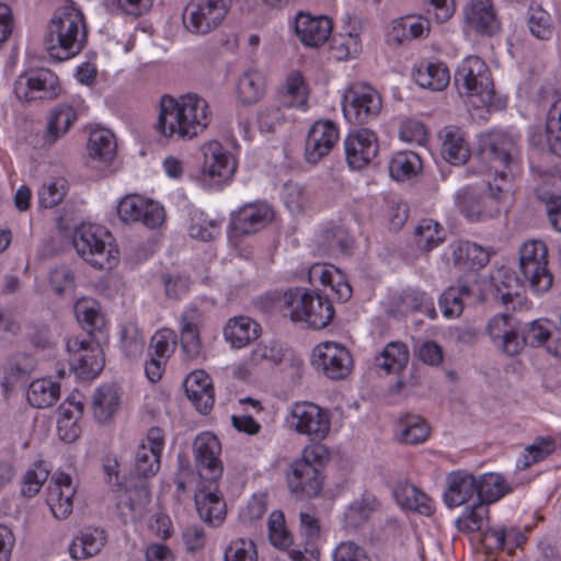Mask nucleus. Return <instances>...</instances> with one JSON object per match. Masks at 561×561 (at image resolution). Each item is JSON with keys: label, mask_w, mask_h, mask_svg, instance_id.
<instances>
[{"label": "nucleus", "mask_w": 561, "mask_h": 561, "mask_svg": "<svg viewBox=\"0 0 561 561\" xmlns=\"http://www.w3.org/2000/svg\"><path fill=\"white\" fill-rule=\"evenodd\" d=\"M209 122V106L205 99L193 93L179 99L163 95L156 127L164 137L192 139L203 133Z\"/></svg>", "instance_id": "obj_1"}, {"label": "nucleus", "mask_w": 561, "mask_h": 561, "mask_svg": "<svg viewBox=\"0 0 561 561\" xmlns=\"http://www.w3.org/2000/svg\"><path fill=\"white\" fill-rule=\"evenodd\" d=\"M85 41L82 13L72 7L56 10L44 38L49 56L59 61L68 60L83 49Z\"/></svg>", "instance_id": "obj_2"}, {"label": "nucleus", "mask_w": 561, "mask_h": 561, "mask_svg": "<svg viewBox=\"0 0 561 561\" xmlns=\"http://www.w3.org/2000/svg\"><path fill=\"white\" fill-rule=\"evenodd\" d=\"M283 310L293 322L314 330L328 327L334 317V308L327 297L302 287L284 293Z\"/></svg>", "instance_id": "obj_3"}, {"label": "nucleus", "mask_w": 561, "mask_h": 561, "mask_svg": "<svg viewBox=\"0 0 561 561\" xmlns=\"http://www.w3.org/2000/svg\"><path fill=\"white\" fill-rule=\"evenodd\" d=\"M506 191L508 186L490 181L481 188L466 186L455 194V205L469 221H485L500 214V204Z\"/></svg>", "instance_id": "obj_4"}, {"label": "nucleus", "mask_w": 561, "mask_h": 561, "mask_svg": "<svg viewBox=\"0 0 561 561\" xmlns=\"http://www.w3.org/2000/svg\"><path fill=\"white\" fill-rule=\"evenodd\" d=\"M518 152L517 138L504 131H490L479 138L478 158L494 171V181L505 186V170L517 160Z\"/></svg>", "instance_id": "obj_5"}, {"label": "nucleus", "mask_w": 561, "mask_h": 561, "mask_svg": "<svg viewBox=\"0 0 561 561\" xmlns=\"http://www.w3.org/2000/svg\"><path fill=\"white\" fill-rule=\"evenodd\" d=\"M106 231L91 224L80 225L73 232L72 244L77 253L98 270H110L117 263L116 251L105 241Z\"/></svg>", "instance_id": "obj_6"}, {"label": "nucleus", "mask_w": 561, "mask_h": 561, "mask_svg": "<svg viewBox=\"0 0 561 561\" xmlns=\"http://www.w3.org/2000/svg\"><path fill=\"white\" fill-rule=\"evenodd\" d=\"M519 271L523 284L536 293L549 290L553 277L548 270V249L541 240H529L519 249Z\"/></svg>", "instance_id": "obj_7"}, {"label": "nucleus", "mask_w": 561, "mask_h": 561, "mask_svg": "<svg viewBox=\"0 0 561 561\" xmlns=\"http://www.w3.org/2000/svg\"><path fill=\"white\" fill-rule=\"evenodd\" d=\"M455 85L460 95L479 96L482 104L491 103L493 81L486 64L478 56L462 60L455 73Z\"/></svg>", "instance_id": "obj_8"}, {"label": "nucleus", "mask_w": 561, "mask_h": 561, "mask_svg": "<svg viewBox=\"0 0 561 561\" xmlns=\"http://www.w3.org/2000/svg\"><path fill=\"white\" fill-rule=\"evenodd\" d=\"M381 108V95L368 84L355 83L344 92L342 110L351 124H369L377 119Z\"/></svg>", "instance_id": "obj_9"}, {"label": "nucleus", "mask_w": 561, "mask_h": 561, "mask_svg": "<svg viewBox=\"0 0 561 561\" xmlns=\"http://www.w3.org/2000/svg\"><path fill=\"white\" fill-rule=\"evenodd\" d=\"M231 0H190L183 12L185 28L206 35L217 28L227 16Z\"/></svg>", "instance_id": "obj_10"}, {"label": "nucleus", "mask_w": 561, "mask_h": 561, "mask_svg": "<svg viewBox=\"0 0 561 561\" xmlns=\"http://www.w3.org/2000/svg\"><path fill=\"white\" fill-rule=\"evenodd\" d=\"M67 350L71 368L80 379L92 380L103 370V351L92 336L69 339Z\"/></svg>", "instance_id": "obj_11"}, {"label": "nucleus", "mask_w": 561, "mask_h": 561, "mask_svg": "<svg viewBox=\"0 0 561 561\" xmlns=\"http://www.w3.org/2000/svg\"><path fill=\"white\" fill-rule=\"evenodd\" d=\"M202 152L204 162L201 182L204 186L220 185L233 175L237 163L220 142L213 140L205 144L202 147Z\"/></svg>", "instance_id": "obj_12"}, {"label": "nucleus", "mask_w": 561, "mask_h": 561, "mask_svg": "<svg viewBox=\"0 0 561 561\" xmlns=\"http://www.w3.org/2000/svg\"><path fill=\"white\" fill-rule=\"evenodd\" d=\"M312 365L328 378L341 380L351 374L353 358L346 347L328 341L314 347Z\"/></svg>", "instance_id": "obj_13"}, {"label": "nucleus", "mask_w": 561, "mask_h": 561, "mask_svg": "<svg viewBox=\"0 0 561 561\" xmlns=\"http://www.w3.org/2000/svg\"><path fill=\"white\" fill-rule=\"evenodd\" d=\"M19 100H53L60 93L58 77L49 69H37L21 75L14 84Z\"/></svg>", "instance_id": "obj_14"}, {"label": "nucleus", "mask_w": 561, "mask_h": 561, "mask_svg": "<svg viewBox=\"0 0 561 561\" xmlns=\"http://www.w3.org/2000/svg\"><path fill=\"white\" fill-rule=\"evenodd\" d=\"M273 218L274 211L268 204H247L231 214L229 237L231 240H234L254 234L264 229Z\"/></svg>", "instance_id": "obj_15"}, {"label": "nucleus", "mask_w": 561, "mask_h": 561, "mask_svg": "<svg viewBox=\"0 0 561 561\" xmlns=\"http://www.w3.org/2000/svg\"><path fill=\"white\" fill-rule=\"evenodd\" d=\"M291 425L310 439L322 440L330 432L329 413L312 402H299L291 409Z\"/></svg>", "instance_id": "obj_16"}, {"label": "nucleus", "mask_w": 561, "mask_h": 561, "mask_svg": "<svg viewBox=\"0 0 561 561\" xmlns=\"http://www.w3.org/2000/svg\"><path fill=\"white\" fill-rule=\"evenodd\" d=\"M117 215L124 222H141L148 228L159 227L164 220L163 207L139 195L122 198L117 205Z\"/></svg>", "instance_id": "obj_17"}, {"label": "nucleus", "mask_w": 561, "mask_h": 561, "mask_svg": "<svg viewBox=\"0 0 561 561\" xmlns=\"http://www.w3.org/2000/svg\"><path fill=\"white\" fill-rule=\"evenodd\" d=\"M345 158L350 168L359 170L366 167L378 153V137L368 128L350 133L344 140Z\"/></svg>", "instance_id": "obj_18"}, {"label": "nucleus", "mask_w": 561, "mask_h": 561, "mask_svg": "<svg viewBox=\"0 0 561 561\" xmlns=\"http://www.w3.org/2000/svg\"><path fill=\"white\" fill-rule=\"evenodd\" d=\"M221 446L218 438L208 432L199 434L194 442V455L199 476L216 482L222 474L219 459Z\"/></svg>", "instance_id": "obj_19"}, {"label": "nucleus", "mask_w": 561, "mask_h": 561, "mask_svg": "<svg viewBox=\"0 0 561 561\" xmlns=\"http://www.w3.org/2000/svg\"><path fill=\"white\" fill-rule=\"evenodd\" d=\"M339 140V128L328 119L317 121L309 129L305 157L309 163L316 164L327 157Z\"/></svg>", "instance_id": "obj_20"}, {"label": "nucleus", "mask_w": 561, "mask_h": 561, "mask_svg": "<svg viewBox=\"0 0 561 561\" xmlns=\"http://www.w3.org/2000/svg\"><path fill=\"white\" fill-rule=\"evenodd\" d=\"M519 329L516 319L507 313L496 314L488 323V333L493 344L508 356L518 355L523 350Z\"/></svg>", "instance_id": "obj_21"}, {"label": "nucleus", "mask_w": 561, "mask_h": 561, "mask_svg": "<svg viewBox=\"0 0 561 561\" xmlns=\"http://www.w3.org/2000/svg\"><path fill=\"white\" fill-rule=\"evenodd\" d=\"M333 22L324 15L299 12L295 20V32L300 42L309 47H319L328 42Z\"/></svg>", "instance_id": "obj_22"}, {"label": "nucleus", "mask_w": 561, "mask_h": 561, "mask_svg": "<svg viewBox=\"0 0 561 561\" xmlns=\"http://www.w3.org/2000/svg\"><path fill=\"white\" fill-rule=\"evenodd\" d=\"M288 486L297 497H314L323 485L320 470L304 461H294L287 477Z\"/></svg>", "instance_id": "obj_23"}, {"label": "nucleus", "mask_w": 561, "mask_h": 561, "mask_svg": "<svg viewBox=\"0 0 561 561\" xmlns=\"http://www.w3.org/2000/svg\"><path fill=\"white\" fill-rule=\"evenodd\" d=\"M149 502L150 492L147 482L135 481L133 477H128L125 481V490L117 500V508L125 522L140 517Z\"/></svg>", "instance_id": "obj_24"}, {"label": "nucleus", "mask_w": 561, "mask_h": 561, "mask_svg": "<svg viewBox=\"0 0 561 561\" xmlns=\"http://www.w3.org/2000/svg\"><path fill=\"white\" fill-rule=\"evenodd\" d=\"M75 493L71 477L64 472L55 473L47 488L46 501L56 518L64 519L71 514Z\"/></svg>", "instance_id": "obj_25"}, {"label": "nucleus", "mask_w": 561, "mask_h": 561, "mask_svg": "<svg viewBox=\"0 0 561 561\" xmlns=\"http://www.w3.org/2000/svg\"><path fill=\"white\" fill-rule=\"evenodd\" d=\"M465 19L472 31L492 36L500 31V21L492 0H470L465 9Z\"/></svg>", "instance_id": "obj_26"}, {"label": "nucleus", "mask_w": 561, "mask_h": 561, "mask_svg": "<svg viewBox=\"0 0 561 561\" xmlns=\"http://www.w3.org/2000/svg\"><path fill=\"white\" fill-rule=\"evenodd\" d=\"M202 313L197 308L185 310L180 318L181 345L187 358L195 359L202 353L199 324Z\"/></svg>", "instance_id": "obj_27"}, {"label": "nucleus", "mask_w": 561, "mask_h": 561, "mask_svg": "<svg viewBox=\"0 0 561 561\" xmlns=\"http://www.w3.org/2000/svg\"><path fill=\"white\" fill-rule=\"evenodd\" d=\"M477 478L465 471L453 472L448 477V489L444 501L448 507L460 506L477 496Z\"/></svg>", "instance_id": "obj_28"}, {"label": "nucleus", "mask_w": 561, "mask_h": 561, "mask_svg": "<svg viewBox=\"0 0 561 561\" xmlns=\"http://www.w3.org/2000/svg\"><path fill=\"white\" fill-rule=\"evenodd\" d=\"M260 332L261 327L257 322L249 317L238 316L228 320L224 336L233 348H242L256 340Z\"/></svg>", "instance_id": "obj_29"}, {"label": "nucleus", "mask_w": 561, "mask_h": 561, "mask_svg": "<svg viewBox=\"0 0 561 561\" xmlns=\"http://www.w3.org/2000/svg\"><path fill=\"white\" fill-rule=\"evenodd\" d=\"M442 156L450 164L460 165L467 162L470 150L465 134L455 126H447L439 133Z\"/></svg>", "instance_id": "obj_30"}, {"label": "nucleus", "mask_w": 561, "mask_h": 561, "mask_svg": "<svg viewBox=\"0 0 561 561\" xmlns=\"http://www.w3.org/2000/svg\"><path fill=\"white\" fill-rule=\"evenodd\" d=\"M36 360L26 353H19L12 356L7 363L3 371L1 386L4 390L11 391L19 383H24L34 371Z\"/></svg>", "instance_id": "obj_31"}, {"label": "nucleus", "mask_w": 561, "mask_h": 561, "mask_svg": "<svg viewBox=\"0 0 561 561\" xmlns=\"http://www.w3.org/2000/svg\"><path fill=\"white\" fill-rule=\"evenodd\" d=\"M93 416L99 423H107L117 412L121 404L118 390L113 385H103L92 396Z\"/></svg>", "instance_id": "obj_32"}, {"label": "nucleus", "mask_w": 561, "mask_h": 561, "mask_svg": "<svg viewBox=\"0 0 561 561\" xmlns=\"http://www.w3.org/2000/svg\"><path fill=\"white\" fill-rule=\"evenodd\" d=\"M196 510L199 517L211 526H217L226 517V503L216 491L201 490L195 495Z\"/></svg>", "instance_id": "obj_33"}, {"label": "nucleus", "mask_w": 561, "mask_h": 561, "mask_svg": "<svg viewBox=\"0 0 561 561\" xmlns=\"http://www.w3.org/2000/svg\"><path fill=\"white\" fill-rule=\"evenodd\" d=\"M77 121L76 110L68 104H58L50 112L47 123L45 142L53 145L59 138L64 137Z\"/></svg>", "instance_id": "obj_34"}, {"label": "nucleus", "mask_w": 561, "mask_h": 561, "mask_svg": "<svg viewBox=\"0 0 561 561\" xmlns=\"http://www.w3.org/2000/svg\"><path fill=\"white\" fill-rule=\"evenodd\" d=\"M378 507V501L371 493L365 492L359 499L353 501L346 508L343 517L344 528L356 530L362 527L370 517V514Z\"/></svg>", "instance_id": "obj_35"}, {"label": "nucleus", "mask_w": 561, "mask_h": 561, "mask_svg": "<svg viewBox=\"0 0 561 561\" xmlns=\"http://www.w3.org/2000/svg\"><path fill=\"white\" fill-rule=\"evenodd\" d=\"M428 30L430 23L427 20L404 16L392 22L388 41L400 45L405 41L423 37Z\"/></svg>", "instance_id": "obj_36"}, {"label": "nucleus", "mask_w": 561, "mask_h": 561, "mask_svg": "<svg viewBox=\"0 0 561 561\" xmlns=\"http://www.w3.org/2000/svg\"><path fill=\"white\" fill-rule=\"evenodd\" d=\"M204 378V370H196L191 373L185 379L184 387L187 398L196 407L197 411L207 414L215 402L213 385H195L197 378Z\"/></svg>", "instance_id": "obj_37"}, {"label": "nucleus", "mask_w": 561, "mask_h": 561, "mask_svg": "<svg viewBox=\"0 0 561 561\" xmlns=\"http://www.w3.org/2000/svg\"><path fill=\"white\" fill-rule=\"evenodd\" d=\"M414 79L415 82L424 89L442 91L448 85L450 75L444 64L426 62L416 69Z\"/></svg>", "instance_id": "obj_38"}, {"label": "nucleus", "mask_w": 561, "mask_h": 561, "mask_svg": "<svg viewBox=\"0 0 561 561\" xmlns=\"http://www.w3.org/2000/svg\"><path fill=\"white\" fill-rule=\"evenodd\" d=\"M90 158L100 161H111L116 151V141L111 130L106 128H95L90 131L87 145Z\"/></svg>", "instance_id": "obj_39"}, {"label": "nucleus", "mask_w": 561, "mask_h": 561, "mask_svg": "<svg viewBox=\"0 0 561 561\" xmlns=\"http://www.w3.org/2000/svg\"><path fill=\"white\" fill-rule=\"evenodd\" d=\"M104 531L98 528H89L81 533L72 543L69 551L73 559H85L98 554L104 546Z\"/></svg>", "instance_id": "obj_40"}, {"label": "nucleus", "mask_w": 561, "mask_h": 561, "mask_svg": "<svg viewBox=\"0 0 561 561\" xmlns=\"http://www.w3.org/2000/svg\"><path fill=\"white\" fill-rule=\"evenodd\" d=\"M161 453L156 451L153 448H147L145 443L140 444L135 454L134 467L129 477L137 478L138 481H146L147 479L157 474L160 469Z\"/></svg>", "instance_id": "obj_41"}, {"label": "nucleus", "mask_w": 561, "mask_h": 561, "mask_svg": "<svg viewBox=\"0 0 561 561\" xmlns=\"http://www.w3.org/2000/svg\"><path fill=\"white\" fill-rule=\"evenodd\" d=\"M421 157L413 151L397 152L389 162V173L397 181L410 180L422 171Z\"/></svg>", "instance_id": "obj_42"}, {"label": "nucleus", "mask_w": 561, "mask_h": 561, "mask_svg": "<svg viewBox=\"0 0 561 561\" xmlns=\"http://www.w3.org/2000/svg\"><path fill=\"white\" fill-rule=\"evenodd\" d=\"M453 260L458 266L480 268L488 264L489 253L477 243L461 241L453 247Z\"/></svg>", "instance_id": "obj_43"}, {"label": "nucleus", "mask_w": 561, "mask_h": 561, "mask_svg": "<svg viewBox=\"0 0 561 561\" xmlns=\"http://www.w3.org/2000/svg\"><path fill=\"white\" fill-rule=\"evenodd\" d=\"M60 396V387L50 379L42 378L34 380L27 391V401L37 409L51 407Z\"/></svg>", "instance_id": "obj_44"}, {"label": "nucleus", "mask_w": 561, "mask_h": 561, "mask_svg": "<svg viewBox=\"0 0 561 561\" xmlns=\"http://www.w3.org/2000/svg\"><path fill=\"white\" fill-rule=\"evenodd\" d=\"M477 500L483 504L499 501L511 491L505 479L499 473H485L477 479Z\"/></svg>", "instance_id": "obj_45"}, {"label": "nucleus", "mask_w": 561, "mask_h": 561, "mask_svg": "<svg viewBox=\"0 0 561 561\" xmlns=\"http://www.w3.org/2000/svg\"><path fill=\"white\" fill-rule=\"evenodd\" d=\"M409 362V351L401 342L388 343L381 354L376 357V365L387 374L400 373Z\"/></svg>", "instance_id": "obj_46"}, {"label": "nucleus", "mask_w": 561, "mask_h": 561, "mask_svg": "<svg viewBox=\"0 0 561 561\" xmlns=\"http://www.w3.org/2000/svg\"><path fill=\"white\" fill-rule=\"evenodd\" d=\"M398 503L405 508L430 516L434 513L433 501L414 485H403L396 490Z\"/></svg>", "instance_id": "obj_47"}, {"label": "nucleus", "mask_w": 561, "mask_h": 561, "mask_svg": "<svg viewBox=\"0 0 561 561\" xmlns=\"http://www.w3.org/2000/svg\"><path fill=\"white\" fill-rule=\"evenodd\" d=\"M75 314L82 329L92 336V333L103 325V317L99 302L92 298L79 299L75 305Z\"/></svg>", "instance_id": "obj_48"}, {"label": "nucleus", "mask_w": 561, "mask_h": 561, "mask_svg": "<svg viewBox=\"0 0 561 561\" xmlns=\"http://www.w3.org/2000/svg\"><path fill=\"white\" fill-rule=\"evenodd\" d=\"M265 92V79L257 70L245 71L238 81V95L241 102L252 104L257 102Z\"/></svg>", "instance_id": "obj_49"}, {"label": "nucleus", "mask_w": 561, "mask_h": 561, "mask_svg": "<svg viewBox=\"0 0 561 561\" xmlns=\"http://www.w3.org/2000/svg\"><path fill=\"white\" fill-rule=\"evenodd\" d=\"M399 428L400 440L410 445L424 443L431 433L427 422L419 415H405L400 420Z\"/></svg>", "instance_id": "obj_50"}, {"label": "nucleus", "mask_w": 561, "mask_h": 561, "mask_svg": "<svg viewBox=\"0 0 561 561\" xmlns=\"http://www.w3.org/2000/svg\"><path fill=\"white\" fill-rule=\"evenodd\" d=\"M414 237L419 249L428 252L444 241L445 233L437 221L426 218L416 226Z\"/></svg>", "instance_id": "obj_51"}, {"label": "nucleus", "mask_w": 561, "mask_h": 561, "mask_svg": "<svg viewBox=\"0 0 561 561\" xmlns=\"http://www.w3.org/2000/svg\"><path fill=\"white\" fill-rule=\"evenodd\" d=\"M73 407L76 409L77 415H75L73 410L65 408L64 405L60 407V416L57 421V431L59 438L65 443L75 442L81 432L77 421L83 411V407L81 403H77Z\"/></svg>", "instance_id": "obj_52"}, {"label": "nucleus", "mask_w": 561, "mask_h": 561, "mask_svg": "<svg viewBox=\"0 0 561 561\" xmlns=\"http://www.w3.org/2000/svg\"><path fill=\"white\" fill-rule=\"evenodd\" d=\"M495 287V297L500 298L504 305L513 301L518 296L519 285L523 284V277H516L511 271L501 268L492 276Z\"/></svg>", "instance_id": "obj_53"}, {"label": "nucleus", "mask_w": 561, "mask_h": 561, "mask_svg": "<svg viewBox=\"0 0 561 561\" xmlns=\"http://www.w3.org/2000/svg\"><path fill=\"white\" fill-rule=\"evenodd\" d=\"M307 99L308 92L302 76L299 72L290 73L280 104L286 107L305 108Z\"/></svg>", "instance_id": "obj_54"}, {"label": "nucleus", "mask_w": 561, "mask_h": 561, "mask_svg": "<svg viewBox=\"0 0 561 561\" xmlns=\"http://www.w3.org/2000/svg\"><path fill=\"white\" fill-rule=\"evenodd\" d=\"M546 134L550 151L561 157V99L553 102L547 113Z\"/></svg>", "instance_id": "obj_55"}, {"label": "nucleus", "mask_w": 561, "mask_h": 561, "mask_svg": "<svg viewBox=\"0 0 561 561\" xmlns=\"http://www.w3.org/2000/svg\"><path fill=\"white\" fill-rule=\"evenodd\" d=\"M469 294V287L466 285L448 287L438 300L443 314L447 318L459 317L463 310L462 297Z\"/></svg>", "instance_id": "obj_56"}, {"label": "nucleus", "mask_w": 561, "mask_h": 561, "mask_svg": "<svg viewBox=\"0 0 561 561\" xmlns=\"http://www.w3.org/2000/svg\"><path fill=\"white\" fill-rule=\"evenodd\" d=\"M268 538L278 549L288 550L293 545V535L287 529L285 516L280 511H274L268 517Z\"/></svg>", "instance_id": "obj_57"}, {"label": "nucleus", "mask_w": 561, "mask_h": 561, "mask_svg": "<svg viewBox=\"0 0 561 561\" xmlns=\"http://www.w3.org/2000/svg\"><path fill=\"white\" fill-rule=\"evenodd\" d=\"M284 358V350L280 343L276 341L261 342L252 351L250 356L251 364L257 366L267 364L274 366Z\"/></svg>", "instance_id": "obj_58"}, {"label": "nucleus", "mask_w": 561, "mask_h": 561, "mask_svg": "<svg viewBox=\"0 0 561 561\" xmlns=\"http://www.w3.org/2000/svg\"><path fill=\"white\" fill-rule=\"evenodd\" d=\"M176 346V333L171 329L157 331L149 346V355L167 359L173 354Z\"/></svg>", "instance_id": "obj_59"}, {"label": "nucleus", "mask_w": 561, "mask_h": 561, "mask_svg": "<svg viewBox=\"0 0 561 561\" xmlns=\"http://www.w3.org/2000/svg\"><path fill=\"white\" fill-rule=\"evenodd\" d=\"M65 179H57L44 183L38 190V203L44 208H53L62 202L67 195Z\"/></svg>", "instance_id": "obj_60"}, {"label": "nucleus", "mask_w": 561, "mask_h": 561, "mask_svg": "<svg viewBox=\"0 0 561 561\" xmlns=\"http://www.w3.org/2000/svg\"><path fill=\"white\" fill-rule=\"evenodd\" d=\"M489 510L485 504L478 501L470 508L457 518L456 526L460 531L472 533L481 528L484 518L488 516Z\"/></svg>", "instance_id": "obj_61"}, {"label": "nucleus", "mask_w": 561, "mask_h": 561, "mask_svg": "<svg viewBox=\"0 0 561 561\" xmlns=\"http://www.w3.org/2000/svg\"><path fill=\"white\" fill-rule=\"evenodd\" d=\"M48 476V470L42 463H35L22 478L21 494L25 497L35 496L47 481Z\"/></svg>", "instance_id": "obj_62"}, {"label": "nucleus", "mask_w": 561, "mask_h": 561, "mask_svg": "<svg viewBox=\"0 0 561 561\" xmlns=\"http://www.w3.org/2000/svg\"><path fill=\"white\" fill-rule=\"evenodd\" d=\"M484 540L492 549H504L507 547L508 550H513L524 540V537L513 529L493 528L485 533Z\"/></svg>", "instance_id": "obj_63"}, {"label": "nucleus", "mask_w": 561, "mask_h": 561, "mask_svg": "<svg viewBox=\"0 0 561 561\" xmlns=\"http://www.w3.org/2000/svg\"><path fill=\"white\" fill-rule=\"evenodd\" d=\"M255 545L250 539L232 540L225 550V561H256Z\"/></svg>", "instance_id": "obj_64"}]
</instances>
